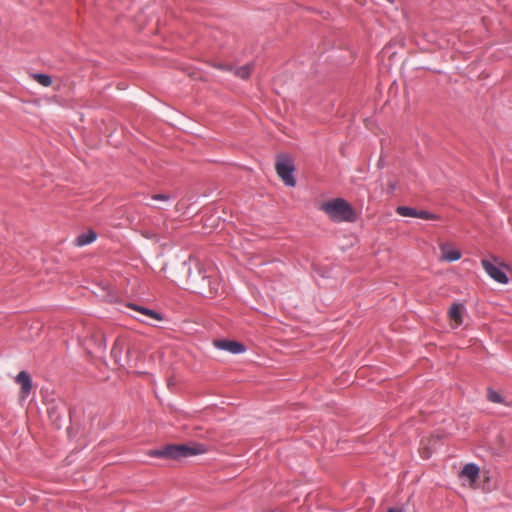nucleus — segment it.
<instances>
[{
    "mask_svg": "<svg viewBox=\"0 0 512 512\" xmlns=\"http://www.w3.org/2000/svg\"><path fill=\"white\" fill-rule=\"evenodd\" d=\"M207 451V446L202 443H193L191 445L168 444L162 448L151 450L148 455L155 458L179 460L182 458L201 455Z\"/></svg>",
    "mask_w": 512,
    "mask_h": 512,
    "instance_id": "obj_2",
    "label": "nucleus"
},
{
    "mask_svg": "<svg viewBox=\"0 0 512 512\" xmlns=\"http://www.w3.org/2000/svg\"><path fill=\"white\" fill-rule=\"evenodd\" d=\"M215 67L220 69V70H223V71H230V72H232V70H233V66L226 65V64H216Z\"/></svg>",
    "mask_w": 512,
    "mask_h": 512,
    "instance_id": "obj_20",
    "label": "nucleus"
},
{
    "mask_svg": "<svg viewBox=\"0 0 512 512\" xmlns=\"http://www.w3.org/2000/svg\"><path fill=\"white\" fill-rule=\"evenodd\" d=\"M97 238V234L93 230H89L77 236L75 244L79 247L91 244Z\"/></svg>",
    "mask_w": 512,
    "mask_h": 512,
    "instance_id": "obj_9",
    "label": "nucleus"
},
{
    "mask_svg": "<svg viewBox=\"0 0 512 512\" xmlns=\"http://www.w3.org/2000/svg\"><path fill=\"white\" fill-rule=\"evenodd\" d=\"M124 350L125 345L124 342L121 340H116L111 349V356L117 363H119L122 366H124V363H122V353L124 352Z\"/></svg>",
    "mask_w": 512,
    "mask_h": 512,
    "instance_id": "obj_12",
    "label": "nucleus"
},
{
    "mask_svg": "<svg viewBox=\"0 0 512 512\" xmlns=\"http://www.w3.org/2000/svg\"><path fill=\"white\" fill-rule=\"evenodd\" d=\"M168 278L179 287L205 297L218 293V281L212 280L202 263L191 256L174 267Z\"/></svg>",
    "mask_w": 512,
    "mask_h": 512,
    "instance_id": "obj_1",
    "label": "nucleus"
},
{
    "mask_svg": "<svg viewBox=\"0 0 512 512\" xmlns=\"http://www.w3.org/2000/svg\"><path fill=\"white\" fill-rule=\"evenodd\" d=\"M275 169L278 176L287 186L294 187L296 185V179L293 176L295 166L291 158L286 155H281L278 157L275 164Z\"/></svg>",
    "mask_w": 512,
    "mask_h": 512,
    "instance_id": "obj_4",
    "label": "nucleus"
},
{
    "mask_svg": "<svg viewBox=\"0 0 512 512\" xmlns=\"http://www.w3.org/2000/svg\"><path fill=\"white\" fill-rule=\"evenodd\" d=\"M387 512H402L401 510L390 508Z\"/></svg>",
    "mask_w": 512,
    "mask_h": 512,
    "instance_id": "obj_21",
    "label": "nucleus"
},
{
    "mask_svg": "<svg viewBox=\"0 0 512 512\" xmlns=\"http://www.w3.org/2000/svg\"><path fill=\"white\" fill-rule=\"evenodd\" d=\"M127 307L135 310L140 314V316H136V319L141 322L149 323V320L161 321L163 319L160 313L150 308L143 307L134 303H129Z\"/></svg>",
    "mask_w": 512,
    "mask_h": 512,
    "instance_id": "obj_5",
    "label": "nucleus"
},
{
    "mask_svg": "<svg viewBox=\"0 0 512 512\" xmlns=\"http://www.w3.org/2000/svg\"><path fill=\"white\" fill-rule=\"evenodd\" d=\"M442 251V259L448 262H454L461 258V252L454 248H449L447 246L441 247Z\"/></svg>",
    "mask_w": 512,
    "mask_h": 512,
    "instance_id": "obj_10",
    "label": "nucleus"
},
{
    "mask_svg": "<svg viewBox=\"0 0 512 512\" xmlns=\"http://www.w3.org/2000/svg\"><path fill=\"white\" fill-rule=\"evenodd\" d=\"M254 65L252 63L243 65L241 67H233L232 72L234 75L241 79H248L253 71Z\"/></svg>",
    "mask_w": 512,
    "mask_h": 512,
    "instance_id": "obj_13",
    "label": "nucleus"
},
{
    "mask_svg": "<svg viewBox=\"0 0 512 512\" xmlns=\"http://www.w3.org/2000/svg\"><path fill=\"white\" fill-rule=\"evenodd\" d=\"M34 79L44 87H49L52 84L51 76L43 73H38L34 75Z\"/></svg>",
    "mask_w": 512,
    "mask_h": 512,
    "instance_id": "obj_16",
    "label": "nucleus"
},
{
    "mask_svg": "<svg viewBox=\"0 0 512 512\" xmlns=\"http://www.w3.org/2000/svg\"><path fill=\"white\" fill-rule=\"evenodd\" d=\"M481 265L485 272L496 282L500 284H507L509 279L504 271L499 267L495 266L487 259L481 260Z\"/></svg>",
    "mask_w": 512,
    "mask_h": 512,
    "instance_id": "obj_6",
    "label": "nucleus"
},
{
    "mask_svg": "<svg viewBox=\"0 0 512 512\" xmlns=\"http://www.w3.org/2000/svg\"><path fill=\"white\" fill-rule=\"evenodd\" d=\"M487 397H488L489 401H491L493 403H502L503 402L502 396L498 392H496L492 389L488 390Z\"/></svg>",
    "mask_w": 512,
    "mask_h": 512,
    "instance_id": "obj_18",
    "label": "nucleus"
},
{
    "mask_svg": "<svg viewBox=\"0 0 512 512\" xmlns=\"http://www.w3.org/2000/svg\"><path fill=\"white\" fill-rule=\"evenodd\" d=\"M396 213L403 217H414L416 218L417 209L409 207V206H398L396 208Z\"/></svg>",
    "mask_w": 512,
    "mask_h": 512,
    "instance_id": "obj_15",
    "label": "nucleus"
},
{
    "mask_svg": "<svg viewBox=\"0 0 512 512\" xmlns=\"http://www.w3.org/2000/svg\"><path fill=\"white\" fill-rule=\"evenodd\" d=\"M152 199L157 201H169L172 199V196L170 194L159 193L152 195Z\"/></svg>",
    "mask_w": 512,
    "mask_h": 512,
    "instance_id": "obj_19",
    "label": "nucleus"
},
{
    "mask_svg": "<svg viewBox=\"0 0 512 512\" xmlns=\"http://www.w3.org/2000/svg\"><path fill=\"white\" fill-rule=\"evenodd\" d=\"M463 305L454 303L449 309V317L457 322L458 324L462 323L461 310Z\"/></svg>",
    "mask_w": 512,
    "mask_h": 512,
    "instance_id": "obj_14",
    "label": "nucleus"
},
{
    "mask_svg": "<svg viewBox=\"0 0 512 512\" xmlns=\"http://www.w3.org/2000/svg\"><path fill=\"white\" fill-rule=\"evenodd\" d=\"M325 212L334 222H354L356 214L352 206L342 198H336L321 205Z\"/></svg>",
    "mask_w": 512,
    "mask_h": 512,
    "instance_id": "obj_3",
    "label": "nucleus"
},
{
    "mask_svg": "<svg viewBox=\"0 0 512 512\" xmlns=\"http://www.w3.org/2000/svg\"><path fill=\"white\" fill-rule=\"evenodd\" d=\"M479 471L480 469L476 464L468 463L463 467L461 475L467 477L471 481H475L479 476Z\"/></svg>",
    "mask_w": 512,
    "mask_h": 512,
    "instance_id": "obj_11",
    "label": "nucleus"
},
{
    "mask_svg": "<svg viewBox=\"0 0 512 512\" xmlns=\"http://www.w3.org/2000/svg\"><path fill=\"white\" fill-rule=\"evenodd\" d=\"M416 218L424 220H438L440 217L437 214L429 212L427 210H417Z\"/></svg>",
    "mask_w": 512,
    "mask_h": 512,
    "instance_id": "obj_17",
    "label": "nucleus"
},
{
    "mask_svg": "<svg viewBox=\"0 0 512 512\" xmlns=\"http://www.w3.org/2000/svg\"><path fill=\"white\" fill-rule=\"evenodd\" d=\"M16 383L21 387L22 398H26L32 391V379L29 373L21 371L16 376Z\"/></svg>",
    "mask_w": 512,
    "mask_h": 512,
    "instance_id": "obj_8",
    "label": "nucleus"
},
{
    "mask_svg": "<svg viewBox=\"0 0 512 512\" xmlns=\"http://www.w3.org/2000/svg\"><path fill=\"white\" fill-rule=\"evenodd\" d=\"M214 346L220 350L228 351L231 354L237 355L245 352V346L235 340L220 339L214 341Z\"/></svg>",
    "mask_w": 512,
    "mask_h": 512,
    "instance_id": "obj_7",
    "label": "nucleus"
}]
</instances>
